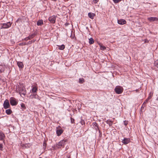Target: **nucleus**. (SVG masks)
<instances>
[{"label": "nucleus", "instance_id": "nucleus-44", "mask_svg": "<svg viewBox=\"0 0 158 158\" xmlns=\"http://www.w3.org/2000/svg\"><path fill=\"white\" fill-rule=\"evenodd\" d=\"M42 158L40 157V158Z\"/></svg>", "mask_w": 158, "mask_h": 158}, {"label": "nucleus", "instance_id": "nucleus-20", "mask_svg": "<svg viewBox=\"0 0 158 158\" xmlns=\"http://www.w3.org/2000/svg\"><path fill=\"white\" fill-rule=\"evenodd\" d=\"M106 123L108 124L110 126L112 125V122L109 120H108L106 121Z\"/></svg>", "mask_w": 158, "mask_h": 158}, {"label": "nucleus", "instance_id": "nucleus-31", "mask_svg": "<svg viewBox=\"0 0 158 158\" xmlns=\"http://www.w3.org/2000/svg\"><path fill=\"white\" fill-rule=\"evenodd\" d=\"M80 123L82 125H84L85 124V121L81 119Z\"/></svg>", "mask_w": 158, "mask_h": 158}, {"label": "nucleus", "instance_id": "nucleus-28", "mask_svg": "<svg viewBox=\"0 0 158 158\" xmlns=\"http://www.w3.org/2000/svg\"><path fill=\"white\" fill-rule=\"evenodd\" d=\"M154 64L155 66L158 68V60L156 61L154 63Z\"/></svg>", "mask_w": 158, "mask_h": 158}, {"label": "nucleus", "instance_id": "nucleus-30", "mask_svg": "<svg viewBox=\"0 0 158 158\" xmlns=\"http://www.w3.org/2000/svg\"><path fill=\"white\" fill-rule=\"evenodd\" d=\"M20 46H23L26 45V42H23L22 43H20L19 44Z\"/></svg>", "mask_w": 158, "mask_h": 158}, {"label": "nucleus", "instance_id": "nucleus-7", "mask_svg": "<svg viewBox=\"0 0 158 158\" xmlns=\"http://www.w3.org/2000/svg\"><path fill=\"white\" fill-rule=\"evenodd\" d=\"M56 19V17L54 15H53L50 17L48 18V20L50 23H55Z\"/></svg>", "mask_w": 158, "mask_h": 158}, {"label": "nucleus", "instance_id": "nucleus-42", "mask_svg": "<svg viewBox=\"0 0 158 158\" xmlns=\"http://www.w3.org/2000/svg\"><path fill=\"white\" fill-rule=\"evenodd\" d=\"M65 24H66V25L67 26L68 24H69V23H66Z\"/></svg>", "mask_w": 158, "mask_h": 158}, {"label": "nucleus", "instance_id": "nucleus-35", "mask_svg": "<svg viewBox=\"0 0 158 158\" xmlns=\"http://www.w3.org/2000/svg\"><path fill=\"white\" fill-rule=\"evenodd\" d=\"M26 43V45H28V44H31V41H29L27 43Z\"/></svg>", "mask_w": 158, "mask_h": 158}, {"label": "nucleus", "instance_id": "nucleus-21", "mask_svg": "<svg viewBox=\"0 0 158 158\" xmlns=\"http://www.w3.org/2000/svg\"><path fill=\"white\" fill-rule=\"evenodd\" d=\"M93 124L94 127H96L95 128L96 130H97V129L99 130V128L98 126V124L94 122L93 123Z\"/></svg>", "mask_w": 158, "mask_h": 158}, {"label": "nucleus", "instance_id": "nucleus-33", "mask_svg": "<svg viewBox=\"0 0 158 158\" xmlns=\"http://www.w3.org/2000/svg\"><path fill=\"white\" fill-rule=\"evenodd\" d=\"M71 123H74V119L71 118Z\"/></svg>", "mask_w": 158, "mask_h": 158}, {"label": "nucleus", "instance_id": "nucleus-14", "mask_svg": "<svg viewBox=\"0 0 158 158\" xmlns=\"http://www.w3.org/2000/svg\"><path fill=\"white\" fill-rule=\"evenodd\" d=\"M17 64L19 68H23L24 65L23 63L22 62L19 61L17 62Z\"/></svg>", "mask_w": 158, "mask_h": 158}, {"label": "nucleus", "instance_id": "nucleus-23", "mask_svg": "<svg viewBox=\"0 0 158 158\" xmlns=\"http://www.w3.org/2000/svg\"><path fill=\"white\" fill-rule=\"evenodd\" d=\"M84 82V79L83 78H79V82L80 83H83Z\"/></svg>", "mask_w": 158, "mask_h": 158}, {"label": "nucleus", "instance_id": "nucleus-37", "mask_svg": "<svg viewBox=\"0 0 158 158\" xmlns=\"http://www.w3.org/2000/svg\"><path fill=\"white\" fill-rule=\"evenodd\" d=\"M29 40V38L28 37H26V38H25L24 39V40H26V41H27Z\"/></svg>", "mask_w": 158, "mask_h": 158}, {"label": "nucleus", "instance_id": "nucleus-24", "mask_svg": "<svg viewBox=\"0 0 158 158\" xmlns=\"http://www.w3.org/2000/svg\"><path fill=\"white\" fill-rule=\"evenodd\" d=\"M35 36V35L34 34H32L31 35H29L28 36V37L29 38V40H30L31 39H32Z\"/></svg>", "mask_w": 158, "mask_h": 158}, {"label": "nucleus", "instance_id": "nucleus-9", "mask_svg": "<svg viewBox=\"0 0 158 158\" xmlns=\"http://www.w3.org/2000/svg\"><path fill=\"white\" fill-rule=\"evenodd\" d=\"M63 132V130L61 128H57L56 133L57 136H60Z\"/></svg>", "mask_w": 158, "mask_h": 158}, {"label": "nucleus", "instance_id": "nucleus-13", "mask_svg": "<svg viewBox=\"0 0 158 158\" xmlns=\"http://www.w3.org/2000/svg\"><path fill=\"white\" fill-rule=\"evenodd\" d=\"M95 15L94 14L91 12L89 13L88 14L89 17L91 19H94Z\"/></svg>", "mask_w": 158, "mask_h": 158}, {"label": "nucleus", "instance_id": "nucleus-26", "mask_svg": "<svg viewBox=\"0 0 158 158\" xmlns=\"http://www.w3.org/2000/svg\"><path fill=\"white\" fill-rule=\"evenodd\" d=\"M100 48L102 50H104L106 49L105 47L102 45H100Z\"/></svg>", "mask_w": 158, "mask_h": 158}, {"label": "nucleus", "instance_id": "nucleus-4", "mask_svg": "<svg viewBox=\"0 0 158 158\" xmlns=\"http://www.w3.org/2000/svg\"><path fill=\"white\" fill-rule=\"evenodd\" d=\"M11 25V23L10 22H7V23H4L2 24L1 29H6L10 27Z\"/></svg>", "mask_w": 158, "mask_h": 158}, {"label": "nucleus", "instance_id": "nucleus-27", "mask_svg": "<svg viewBox=\"0 0 158 158\" xmlns=\"http://www.w3.org/2000/svg\"><path fill=\"white\" fill-rule=\"evenodd\" d=\"M21 107L23 109H26V106L25 104L24 103H22L21 104Z\"/></svg>", "mask_w": 158, "mask_h": 158}, {"label": "nucleus", "instance_id": "nucleus-38", "mask_svg": "<svg viewBox=\"0 0 158 158\" xmlns=\"http://www.w3.org/2000/svg\"><path fill=\"white\" fill-rule=\"evenodd\" d=\"M128 124V122L127 121H125L124 122V124L125 125H127Z\"/></svg>", "mask_w": 158, "mask_h": 158}, {"label": "nucleus", "instance_id": "nucleus-6", "mask_svg": "<svg viewBox=\"0 0 158 158\" xmlns=\"http://www.w3.org/2000/svg\"><path fill=\"white\" fill-rule=\"evenodd\" d=\"M3 107L4 109H6L10 107V105L8 100L6 99L3 103Z\"/></svg>", "mask_w": 158, "mask_h": 158}, {"label": "nucleus", "instance_id": "nucleus-22", "mask_svg": "<svg viewBox=\"0 0 158 158\" xmlns=\"http://www.w3.org/2000/svg\"><path fill=\"white\" fill-rule=\"evenodd\" d=\"M65 48V46L63 44L61 46H59V49L60 50H63Z\"/></svg>", "mask_w": 158, "mask_h": 158}, {"label": "nucleus", "instance_id": "nucleus-36", "mask_svg": "<svg viewBox=\"0 0 158 158\" xmlns=\"http://www.w3.org/2000/svg\"><path fill=\"white\" fill-rule=\"evenodd\" d=\"M98 0H93V2L94 3H96L98 2Z\"/></svg>", "mask_w": 158, "mask_h": 158}, {"label": "nucleus", "instance_id": "nucleus-11", "mask_svg": "<svg viewBox=\"0 0 158 158\" xmlns=\"http://www.w3.org/2000/svg\"><path fill=\"white\" fill-rule=\"evenodd\" d=\"M130 142V139L128 138H124L122 140V142L124 144H127L129 143Z\"/></svg>", "mask_w": 158, "mask_h": 158}, {"label": "nucleus", "instance_id": "nucleus-43", "mask_svg": "<svg viewBox=\"0 0 158 158\" xmlns=\"http://www.w3.org/2000/svg\"><path fill=\"white\" fill-rule=\"evenodd\" d=\"M2 71H1V70H0V73H2Z\"/></svg>", "mask_w": 158, "mask_h": 158}, {"label": "nucleus", "instance_id": "nucleus-41", "mask_svg": "<svg viewBox=\"0 0 158 158\" xmlns=\"http://www.w3.org/2000/svg\"><path fill=\"white\" fill-rule=\"evenodd\" d=\"M67 158H71L70 156H67Z\"/></svg>", "mask_w": 158, "mask_h": 158}, {"label": "nucleus", "instance_id": "nucleus-1", "mask_svg": "<svg viewBox=\"0 0 158 158\" xmlns=\"http://www.w3.org/2000/svg\"><path fill=\"white\" fill-rule=\"evenodd\" d=\"M16 91L17 92L19 93L21 96V94L25 96L26 94L25 87H24L23 85H21L20 83L16 86Z\"/></svg>", "mask_w": 158, "mask_h": 158}, {"label": "nucleus", "instance_id": "nucleus-34", "mask_svg": "<svg viewBox=\"0 0 158 158\" xmlns=\"http://www.w3.org/2000/svg\"><path fill=\"white\" fill-rule=\"evenodd\" d=\"M3 148V145L2 143H0V150H2Z\"/></svg>", "mask_w": 158, "mask_h": 158}, {"label": "nucleus", "instance_id": "nucleus-39", "mask_svg": "<svg viewBox=\"0 0 158 158\" xmlns=\"http://www.w3.org/2000/svg\"><path fill=\"white\" fill-rule=\"evenodd\" d=\"M35 41V40H31V43H32L34 42Z\"/></svg>", "mask_w": 158, "mask_h": 158}, {"label": "nucleus", "instance_id": "nucleus-40", "mask_svg": "<svg viewBox=\"0 0 158 158\" xmlns=\"http://www.w3.org/2000/svg\"><path fill=\"white\" fill-rule=\"evenodd\" d=\"M36 94H34L33 95L35 97V96H36Z\"/></svg>", "mask_w": 158, "mask_h": 158}, {"label": "nucleus", "instance_id": "nucleus-17", "mask_svg": "<svg viewBox=\"0 0 158 158\" xmlns=\"http://www.w3.org/2000/svg\"><path fill=\"white\" fill-rule=\"evenodd\" d=\"M43 21L42 19L39 20L37 22V26H41L43 24Z\"/></svg>", "mask_w": 158, "mask_h": 158}, {"label": "nucleus", "instance_id": "nucleus-8", "mask_svg": "<svg viewBox=\"0 0 158 158\" xmlns=\"http://www.w3.org/2000/svg\"><path fill=\"white\" fill-rule=\"evenodd\" d=\"M148 20L150 22L156 21L158 20V18L155 17H149L148 18Z\"/></svg>", "mask_w": 158, "mask_h": 158}, {"label": "nucleus", "instance_id": "nucleus-32", "mask_svg": "<svg viewBox=\"0 0 158 158\" xmlns=\"http://www.w3.org/2000/svg\"><path fill=\"white\" fill-rule=\"evenodd\" d=\"M145 104L146 103H144V102L143 103L141 106V109L143 108L145 106Z\"/></svg>", "mask_w": 158, "mask_h": 158}, {"label": "nucleus", "instance_id": "nucleus-19", "mask_svg": "<svg viewBox=\"0 0 158 158\" xmlns=\"http://www.w3.org/2000/svg\"><path fill=\"white\" fill-rule=\"evenodd\" d=\"M12 112V110L10 109H7L6 110V113L8 115L10 114Z\"/></svg>", "mask_w": 158, "mask_h": 158}, {"label": "nucleus", "instance_id": "nucleus-3", "mask_svg": "<svg viewBox=\"0 0 158 158\" xmlns=\"http://www.w3.org/2000/svg\"><path fill=\"white\" fill-rule=\"evenodd\" d=\"M67 141V139H64L60 141L59 143L57 144L56 147L58 148H60L61 147L64 148V145L66 144V142Z\"/></svg>", "mask_w": 158, "mask_h": 158}, {"label": "nucleus", "instance_id": "nucleus-2", "mask_svg": "<svg viewBox=\"0 0 158 158\" xmlns=\"http://www.w3.org/2000/svg\"><path fill=\"white\" fill-rule=\"evenodd\" d=\"M123 91V89L122 87L120 86H116L114 89V91L116 93L120 94L122 93Z\"/></svg>", "mask_w": 158, "mask_h": 158}, {"label": "nucleus", "instance_id": "nucleus-12", "mask_svg": "<svg viewBox=\"0 0 158 158\" xmlns=\"http://www.w3.org/2000/svg\"><path fill=\"white\" fill-rule=\"evenodd\" d=\"M152 95L153 94H152L150 93L148 98L144 101V102L146 103H147L148 101L152 98Z\"/></svg>", "mask_w": 158, "mask_h": 158}, {"label": "nucleus", "instance_id": "nucleus-29", "mask_svg": "<svg viewBox=\"0 0 158 158\" xmlns=\"http://www.w3.org/2000/svg\"><path fill=\"white\" fill-rule=\"evenodd\" d=\"M114 2V3H118L120 1H121V0H113Z\"/></svg>", "mask_w": 158, "mask_h": 158}, {"label": "nucleus", "instance_id": "nucleus-16", "mask_svg": "<svg viewBox=\"0 0 158 158\" xmlns=\"http://www.w3.org/2000/svg\"><path fill=\"white\" fill-rule=\"evenodd\" d=\"M38 90V88L36 86H33L32 89V92L33 93H36Z\"/></svg>", "mask_w": 158, "mask_h": 158}, {"label": "nucleus", "instance_id": "nucleus-15", "mask_svg": "<svg viewBox=\"0 0 158 158\" xmlns=\"http://www.w3.org/2000/svg\"><path fill=\"white\" fill-rule=\"evenodd\" d=\"M5 137V135L2 132H0V140H3Z\"/></svg>", "mask_w": 158, "mask_h": 158}, {"label": "nucleus", "instance_id": "nucleus-10", "mask_svg": "<svg viewBox=\"0 0 158 158\" xmlns=\"http://www.w3.org/2000/svg\"><path fill=\"white\" fill-rule=\"evenodd\" d=\"M118 24L120 25H123L126 23V21L123 19H120L118 20Z\"/></svg>", "mask_w": 158, "mask_h": 158}, {"label": "nucleus", "instance_id": "nucleus-25", "mask_svg": "<svg viewBox=\"0 0 158 158\" xmlns=\"http://www.w3.org/2000/svg\"><path fill=\"white\" fill-rule=\"evenodd\" d=\"M46 143L45 142H44L43 143V148L44 150H45L46 148Z\"/></svg>", "mask_w": 158, "mask_h": 158}, {"label": "nucleus", "instance_id": "nucleus-18", "mask_svg": "<svg viewBox=\"0 0 158 158\" xmlns=\"http://www.w3.org/2000/svg\"><path fill=\"white\" fill-rule=\"evenodd\" d=\"M94 41L92 38L91 37L89 39V43L90 44H94Z\"/></svg>", "mask_w": 158, "mask_h": 158}, {"label": "nucleus", "instance_id": "nucleus-5", "mask_svg": "<svg viewBox=\"0 0 158 158\" xmlns=\"http://www.w3.org/2000/svg\"><path fill=\"white\" fill-rule=\"evenodd\" d=\"M10 102L12 106H16L18 104V102L16 101V99L13 97L10 98Z\"/></svg>", "mask_w": 158, "mask_h": 158}]
</instances>
